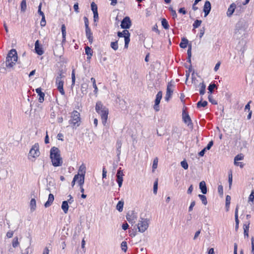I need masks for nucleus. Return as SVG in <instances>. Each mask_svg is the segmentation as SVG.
I'll list each match as a JSON object with an SVG mask.
<instances>
[{"mask_svg": "<svg viewBox=\"0 0 254 254\" xmlns=\"http://www.w3.org/2000/svg\"><path fill=\"white\" fill-rule=\"evenodd\" d=\"M95 110L100 115L103 125L105 126L108 118V109L103 104L101 101H98L96 104Z\"/></svg>", "mask_w": 254, "mask_h": 254, "instance_id": "f257e3e1", "label": "nucleus"}, {"mask_svg": "<svg viewBox=\"0 0 254 254\" xmlns=\"http://www.w3.org/2000/svg\"><path fill=\"white\" fill-rule=\"evenodd\" d=\"M50 158L54 166L58 167L62 165V158L61 157L60 151L58 148L53 147L51 149Z\"/></svg>", "mask_w": 254, "mask_h": 254, "instance_id": "f03ea898", "label": "nucleus"}, {"mask_svg": "<svg viewBox=\"0 0 254 254\" xmlns=\"http://www.w3.org/2000/svg\"><path fill=\"white\" fill-rule=\"evenodd\" d=\"M248 26L245 20L238 21L235 26L234 36L237 38H241L245 36Z\"/></svg>", "mask_w": 254, "mask_h": 254, "instance_id": "7ed1b4c3", "label": "nucleus"}, {"mask_svg": "<svg viewBox=\"0 0 254 254\" xmlns=\"http://www.w3.org/2000/svg\"><path fill=\"white\" fill-rule=\"evenodd\" d=\"M18 59L17 52L15 49H11L8 52L5 61L7 67H12L15 64Z\"/></svg>", "mask_w": 254, "mask_h": 254, "instance_id": "20e7f679", "label": "nucleus"}, {"mask_svg": "<svg viewBox=\"0 0 254 254\" xmlns=\"http://www.w3.org/2000/svg\"><path fill=\"white\" fill-rule=\"evenodd\" d=\"M81 118L80 113L74 110L71 114L70 119L69 120V124L71 125L73 128L78 127L80 126Z\"/></svg>", "mask_w": 254, "mask_h": 254, "instance_id": "39448f33", "label": "nucleus"}, {"mask_svg": "<svg viewBox=\"0 0 254 254\" xmlns=\"http://www.w3.org/2000/svg\"><path fill=\"white\" fill-rule=\"evenodd\" d=\"M64 76L62 73H60L58 76L56 78V84L57 85V89L62 95H64L65 92L64 91Z\"/></svg>", "mask_w": 254, "mask_h": 254, "instance_id": "423d86ee", "label": "nucleus"}, {"mask_svg": "<svg viewBox=\"0 0 254 254\" xmlns=\"http://www.w3.org/2000/svg\"><path fill=\"white\" fill-rule=\"evenodd\" d=\"M149 220L147 219L140 218L137 224V228L139 232L143 233L147 230L148 227Z\"/></svg>", "mask_w": 254, "mask_h": 254, "instance_id": "0eeeda50", "label": "nucleus"}, {"mask_svg": "<svg viewBox=\"0 0 254 254\" xmlns=\"http://www.w3.org/2000/svg\"><path fill=\"white\" fill-rule=\"evenodd\" d=\"M118 36L120 38H124L125 48H127L130 41V34L127 30H124L122 32H118Z\"/></svg>", "mask_w": 254, "mask_h": 254, "instance_id": "6e6552de", "label": "nucleus"}, {"mask_svg": "<svg viewBox=\"0 0 254 254\" xmlns=\"http://www.w3.org/2000/svg\"><path fill=\"white\" fill-rule=\"evenodd\" d=\"M137 218V213L134 210L129 211L127 213L126 219L132 225L135 223Z\"/></svg>", "mask_w": 254, "mask_h": 254, "instance_id": "1a4fd4ad", "label": "nucleus"}, {"mask_svg": "<svg viewBox=\"0 0 254 254\" xmlns=\"http://www.w3.org/2000/svg\"><path fill=\"white\" fill-rule=\"evenodd\" d=\"M39 148V146L38 143H37L33 145L30 150L29 153V156L32 157L34 158L38 157L40 153Z\"/></svg>", "mask_w": 254, "mask_h": 254, "instance_id": "9d476101", "label": "nucleus"}, {"mask_svg": "<svg viewBox=\"0 0 254 254\" xmlns=\"http://www.w3.org/2000/svg\"><path fill=\"white\" fill-rule=\"evenodd\" d=\"M174 85L170 82L167 84L166 94L165 97V100L168 101L171 97L174 91Z\"/></svg>", "mask_w": 254, "mask_h": 254, "instance_id": "9b49d317", "label": "nucleus"}, {"mask_svg": "<svg viewBox=\"0 0 254 254\" xmlns=\"http://www.w3.org/2000/svg\"><path fill=\"white\" fill-rule=\"evenodd\" d=\"M131 25V22L129 17H125L121 22V26L122 28L127 30L129 29Z\"/></svg>", "mask_w": 254, "mask_h": 254, "instance_id": "f8f14e48", "label": "nucleus"}, {"mask_svg": "<svg viewBox=\"0 0 254 254\" xmlns=\"http://www.w3.org/2000/svg\"><path fill=\"white\" fill-rule=\"evenodd\" d=\"M123 176H124L123 171L121 169V168H120L118 169V170L117 171V175H116L117 182V183L119 185V187L120 188L122 187V185L123 184Z\"/></svg>", "mask_w": 254, "mask_h": 254, "instance_id": "ddd939ff", "label": "nucleus"}, {"mask_svg": "<svg viewBox=\"0 0 254 254\" xmlns=\"http://www.w3.org/2000/svg\"><path fill=\"white\" fill-rule=\"evenodd\" d=\"M162 97V92L161 91H159L156 96L155 104L154 106V109L156 111H158L159 110V105L160 104Z\"/></svg>", "mask_w": 254, "mask_h": 254, "instance_id": "4468645a", "label": "nucleus"}, {"mask_svg": "<svg viewBox=\"0 0 254 254\" xmlns=\"http://www.w3.org/2000/svg\"><path fill=\"white\" fill-rule=\"evenodd\" d=\"M182 118L184 122L188 125V126L192 125V122L191 119L188 114L186 111L185 110H183L182 113Z\"/></svg>", "mask_w": 254, "mask_h": 254, "instance_id": "2eb2a0df", "label": "nucleus"}, {"mask_svg": "<svg viewBox=\"0 0 254 254\" xmlns=\"http://www.w3.org/2000/svg\"><path fill=\"white\" fill-rule=\"evenodd\" d=\"M211 4L210 2L207 0L205 2L203 6V11L204 12V16L206 17L208 15L211 10Z\"/></svg>", "mask_w": 254, "mask_h": 254, "instance_id": "dca6fc26", "label": "nucleus"}, {"mask_svg": "<svg viewBox=\"0 0 254 254\" xmlns=\"http://www.w3.org/2000/svg\"><path fill=\"white\" fill-rule=\"evenodd\" d=\"M236 7V4L235 3H233L230 5L227 12V15L228 17H231L232 15L235 11Z\"/></svg>", "mask_w": 254, "mask_h": 254, "instance_id": "f3484780", "label": "nucleus"}, {"mask_svg": "<svg viewBox=\"0 0 254 254\" xmlns=\"http://www.w3.org/2000/svg\"><path fill=\"white\" fill-rule=\"evenodd\" d=\"M36 92L39 96V98L38 99L39 102L40 103H42L44 101L45 93L42 92L41 88H37L36 89Z\"/></svg>", "mask_w": 254, "mask_h": 254, "instance_id": "a211bd4d", "label": "nucleus"}, {"mask_svg": "<svg viewBox=\"0 0 254 254\" xmlns=\"http://www.w3.org/2000/svg\"><path fill=\"white\" fill-rule=\"evenodd\" d=\"M54 200V195L52 193H50L48 196V199L44 204L45 207L46 208L49 207L52 204Z\"/></svg>", "mask_w": 254, "mask_h": 254, "instance_id": "6ab92c4d", "label": "nucleus"}, {"mask_svg": "<svg viewBox=\"0 0 254 254\" xmlns=\"http://www.w3.org/2000/svg\"><path fill=\"white\" fill-rule=\"evenodd\" d=\"M189 41L185 38H183L182 39L181 42L180 44V48H187L188 45H189V48H191V45L190 44H189Z\"/></svg>", "mask_w": 254, "mask_h": 254, "instance_id": "aec40b11", "label": "nucleus"}, {"mask_svg": "<svg viewBox=\"0 0 254 254\" xmlns=\"http://www.w3.org/2000/svg\"><path fill=\"white\" fill-rule=\"evenodd\" d=\"M199 189L201 190V192L203 194H206L207 193V187L206 186L205 182L203 181L199 183Z\"/></svg>", "mask_w": 254, "mask_h": 254, "instance_id": "412c9836", "label": "nucleus"}, {"mask_svg": "<svg viewBox=\"0 0 254 254\" xmlns=\"http://www.w3.org/2000/svg\"><path fill=\"white\" fill-rule=\"evenodd\" d=\"M250 224V222L249 221H248V222H246L244 224V226H243V227H244V236L245 237H249L248 232H249V229Z\"/></svg>", "mask_w": 254, "mask_h": 254, "instance_id": "4be33fe9", "label": "nucleus"}, {"mask_svg": "<svg viewBox=\"0 0 254 254\" xmlns=\"http://www.w3.org/2000/svg\"><path fill=\"white\" fill-rule=\"evenodd\" d=\"M86 173V167L84 164H82L79 168L78 170V174L77 175H79V176L80 175H83L84 177H85V174Z\"/></svg>", "mask_w": 254, "mask_h": 254, "instance_id": "5701e85b", "label": "nucleus"}, {"mask_svg": "<svg viewBox=\"0 0 254 254\" xmlns=\"http://www.w3.org/2000/svg\"><path fill=\"white\" fill-rule=\"evenodd\" d=\"M68 203V202H67V201L66 200L62 202V209L65 213H66L68 210L69 206Z\"/></svg>", "mask_w": 254, "mask_h": 254, "instance_id": "b1692460", "label": "nucleus"}, {"mask_svg": "<svg viewBox=\"0 0 254 254\" xmlns=\"http://www.w3.org/2000/svg\"><path fill=\"white\" fill-rule=\"evenodd\" d=\"M31 211L33 212L36 208V201L35 198H32L30 203Z\"/></svg>", "mask_w": 254, "mask_h": 254, "instance_id": "393cba45", "label": "nucleus"}, {"mask_svg": "<svg viewBox=\"0 0 254 254\" xmlns=\"http://www.w3.org/2000/svg\"><path fill=\"white\" fill-rule=\"evenodd\" d=\"M88 85L86 83H83L81 86V91L82 93L86 94L87 92Z\"/></svg>", "mask_w": 254, "mask_h": 254, "instance_id": "a878e982", "label": "nucleus"}, {"mask_svg": "<svg viewBox=\"0 0 254 254\" xmlns=\"http://www.w3.org/2000/svg\"><path fill=\"white\" fill-rule=\"evenodd\" d=\"M200 86V90H199V93L200 95H203L204 94L205 92V88L206 85L204 82H202L199 84Z\"/></svg>", "mask_w": 254, "mask_h": 254, "instance_id": "bb28decb", "label": "nucleus"}, {"mask_svg": "<svg viewBox=\"0 0 254 254\" xmlns=\"http://www.w3.org/2000/svg\"><path fill=\"white\" fill-rule=\"evenodd\" d=\"M27 7L26 0H22L20 3V10L21 12H24Z\"/></svg>", "mask_w": 254, "mask_h": 254, "instance_id": "cd10ccee", "label": "nucleus"}, {"mask_svg": "<svg viewBox=\"0 0 254 254\" xmlns=\"http://www.w3.org/2000/svg\"><path fill=\"white\" fill-rule=\"evenodd\" d=\"M85 31H86V35L88 39H89V41H90L92 40V32L91 31V30L89 27H86L85 28Z\"/></svg>", "mask_w": 254, "mask_h": 254, "instance_id": "c85d7f7f", "label": "nucleus"}, {"mask_svg": "<svg viewBox=\"0 0 254 254\" xmlns=\"http://www.w3.org/2000/svg\"><path fill=\"white\" fill-rule=\"evenodd\" d=\"M84 178L85 177H84L83 175H80V176H79V179L77 180V183L80 188L81 187H83L84 183Z\"/></svg>", "mask_w": 254, "mask_h": 254, "instance_id": "c756f323", "label": "nucleus"}, {"mask_svg": "<svg viewBox=\"0 0 254 254\" xmlns=\"http://www.w3.org/2000/svg\"><path fill=\"white\" fill-rule=\"evenodd\" d=\"M124 204V203L123 201H119L117 203L116 208L119 212L123 211Z\"/></svg>", "mask_w": 254, "mask_h": 254, "instance_id": "7c9ffc66", "label": "nucleus"}, {"mask_svg": "<svg viewBox=\"0 0 254 254\" xmlns=\"http://www.w3.org/2000/svg\"><path fill=\"white\" fill-rule=\"evenodd\" d=\"M91 81L92 82L93 84V87L94 89V92L95 94H96L98 92V88L96 84V80L94 78L92 77L91 78Z\"/></svg>", "mask_w": 254, "mask_h": 254, "instance_id": "2f4dec72", "label": "nucleus"}, {"mask_svg": "<svg viewBox=\"0 0 254 254\" xmlns=\"http://www.w3.org/2000/svg\"><path fill=\"white\" fill-rule=\"evenodd\" d=\"M85 49V54L87 55V59L89 60L93 54L92 49Z\"/></svg>", "mask_w": 254, "mask_h": 254, "instance_id": "473e14b6", "label": "nucleus"}, {"mask_svg": "<svg viewBox=\"0 0 254 254\" xmlns=\"http://www.w3.org/2000/svg\"><path fill=\"white\" fill-rule=\"evenodd\" d=\"M238 209H239V206L237 205L236 208L235 209V222L236 224L237 225H239V219H238Z\"/></svg>", "mask_w": 254, "mask_h": 254, "instance_id": "72a5a7b5", "label": "nucleus"}, {"mask_svg": "<svg viewBox=\"0 0 254 254\" xmlns=\"http://www.w3.org/2000/svg\"><path fill=\"white\" fill-rule=\"evenodd\" d=\"M198 196L199 197V198L200 199V200H201L202 201V203L206 205L207 204V198H206V197L204 195H203V194H198Z\"/></svg>", "mask_w": 254, "mask_h": 254, "instance_id": "f704fd0d", "label": "nucleus"}, {"mask_svg": "<svg viewBox=\"0 0 254 254\" xmlns=\"http://www.w3.org/2000/svg\"><path fill=\"white\" fill-rule=\"evenodd\" d=\"M215 88H217V86L214 83H211L208 87V90H209V93L210 94L212 93L214 89Z\"/></svg>", "mask_w": 254, "mask_h": 254, "instance_id": "c9c22d12", "label": "nucleus"}, {"mask_svg": "<svg viewBox=\"0 0 254 254\" xmlns=\"http://www.w3.org/2000/svg\"><path fill=\"white\" fill-rule=\"evenodd\" d=\"M61 30H62L63 40H65V36H66V27H65V26L64 24H63L62 25Z\"/></svg>", "mask_w": 254, "mask_h": 254, "instance_id": "e433bc0d", "label": "nucleus"}, {"mask_svg": "<svg viewBox=\"0 0 254 254\" xmlns=\"http://www.w3.org/2000/svg\"><path fill=\"white\" fill-rule=\"evenodd\" d=\"M207 105V102L206 101H204L202 102L201 101H199L197 103V107L200 108L201 107H205Z\"/></svg>", "mask_w": 254, "mask_h": 254, "instance_id": "4c0bfd02", "label": "nucleus"}, {"mask_svg": "<svg viewBox=\"0 0 254 254\" xmlns=\"http://www.w3.org/2000/svg\"><path fill=\"white\" fill-rule=\"evenodd\" d=\"M162 26L165 29H168L169 28V24L166 19L163 18L161 21Z\"/></svg>", "mask_w": 254, "mask_h": 254, "instance_id": "58836bf2", "label": "nucleus"}, {"mask_svg": "<svg viewBox=\"0 0 254 254\" xmlns=\"http://www.w3.org/2000/svg\"><path fill=\"white\" fill-rule=\"evenodd\" d=\"M121 248L123 251L126 252L127 249V243L126 241H123L121 243Z\"/></svg>", "mask_w": 254, "mask_h": 254, "instance_id": "ea45409f", "label": "nucleus"}, {"mask_svg": "<svg viewBox=\"0 0 254 254\" xmlns=\"http://www.w3.org/2000/svg\"><path fill=\"white\" fill-rule=\"evenodd\" d=\"M19 243L18 242V237H14L12 241V247L15 248L17 247L19 245Z\"/></svg>", "mask_w": 254, "mask_h": 254, "instance_id": "a19ab883", "label": "nucleus"}, {"mask_svg": "<svg viewBox=\"0 0 254 254\" xmlns=\"http://www.w3.org/2000/svg\"><path fill=\"white\" fill-rule=\"evenodd\" d=\"M91 9H92L93 13H95V12H98L97 6L94 2H92L91 3Z\"/></svg>", "mask_w": 254, "mask_h": 254, "instance_id": "79ce46f5", "label": "nucleus"}, {"mask_svg": "<svg viewBox=\"0 0 254 254\" xmlns=\"http://www.w3.org/2000/svg\"><path fill=\"white\" fill-rule=\"evenodd\" d=\"M202 21L200 20H196L193 24L194 28H198L201 24Z\"/></svg>", "mask_w": 254, "mask_h": 254, "instance_id": "37998d69", "label": "nucleus"}, {"mask_svg": "<svg viewBox=\"0 0 254 254\" xmlns=\"http://www.w3.org/2000/svg\"><path fill=\"white\" fill-rule=\"evenodd\" d=\"M181 166L185 170L188 169L189 165L187 162L186 160H183L181 162Z\"/></svg>", "mask_w": 254, "mask_h": 254, "instance_id": "c03bdc74", "label": "nucleus"}, {"mask_svg": "<svg viewBox=\"0 0 254 254\" xmlns=\"http://www.w3.org/2000/svg\"><path fill=\"white\" fill-rule=\"evenodd\" d=\"M71 79H72V83L71 86L72 87L74 84H75V73L74 70H73L71 73Z\"/></svg>", "mask_w": 254, "mask_h": 254, "instance_id": "a18cd8bd", "label": "nucleus"}, {"mask_svg": "<svg viewBox=\"0 0 254 254\" xmlns=\"http://www.w3.org/2000/svg\"><path fill=\"white\" fill-rule=\"evenodd\" d=\"M254 200V190H253L249 197V202H253Z\"/></svg>", "mask_w": 254, "mask_h": 254, "instance_id": "49530a36", "label": "nucleus"}, {"mask_svg": "<svg viewBox=\"0 0 254 254\" xmlns=\"http://www.w3.org/2000/svg\"><path fill=\"white\" fill-rule=\"evenodd\" d=\"M158 158L156 157L153 160V165H152L153 170H155L157 168V165H158Z\"/></svg>", "mask_w": 254, "mask_h": 254, "instance_id": "de8ad7c7", "label": "nucleus"}, {"mask_svg": "<svg viewBox=\"0 0 254 254\" xmlns=\"http://www.w3.org/2000/svg\"><path fill=\"white\" fill-rule=\"evenodd\" d=\"M231 197L229 195H227L226 197V207L229 208L230 204Z\"/></svg>", "mask_w": 254, "mask_h": 254, "instance_id": "09e8293b", "label": "nucleus"}, {"mask_svg": "<svg viewBox=\"0 0 254 254\" xmlns=\"http://www.w3.org/2000/svg\"><path fill=\"white\" fill-rule=\"evenodd\" d=\"M34 52L39 55H42L44 53L43 49H34Z\"/></svg>", "mask_w": 254, "mask_h": 254, "instance_id": "8fccbe9b", "label": "nucleus"}, {"mask_svg": "<svg viewBox=\"0 0 254 254\" xmlns=\"http://www.w3.org/2000/svg\"><path fill=\"white\" fill-rule=\"evenodd\" d=\"M244 159V156L240 154L237 155L234 158V161H237L239 160H242Z\"/></svg>", "mask_w": 254, "mask_h": 254, "instance_id": "3c124183", "label": "nucleus"}, {"mask_svg": "<svg viewBox=\"0 0 254 254\" xmlns=\"http://www.w3.org/2000/svg\"><path fill=\"white\" fill-rule=\"evenodd\" d=\"M157 189H158V182L157 181H155L153 185V192L155 194L157 193Z\"/></svg>", "mask_w": 254, "mask_h": 254, "instance_id": "603ef678", "label": "nucleus"}, {"mask_svg": "<svg viewBox=\"0 0 254 254\" xmlns=\"http://www.w3.org/2000/svg\"><path fill=\"white\" fill-rule=\"evenodd\" d=\"M78 179H79V175H75L74 176L73 180L71 182L72 187H73L74 186L75 181H77V180H78Z\"/></svg>", "mask_w": 254, "mask_h": 254, "instance_id": "864d4df0", "label": "nucleus"}, {"mask_svg": "<svg viewBox=\"0 0 254 254\" xmlns=\"http://www.w3.org/2000/svg\"><path fill=\"white\" fill-rule=\"evenodd\" d=\"M228 182L229 184V188H230L232 184V174L231 173L229 174L228 176Z\"/></svg>", "mask_w": 254, "mask_h": 254, "instance_id": "5fc2aeb1", "label": "nucleus"}, {"mask_svg": "<svg viewBox=\"0 0 254 254\" xmlns=\"http://www.w3.org/2000/svg\"><path fill=\"white\" fill-rule=\"evenodd\" d=\"M213 144V141L212 140H211L208 143L207 146L204 148L206 149V150H209L211 148V147L212 146Z\"/></svg>", "mask_w": 254, "mask_h": 254, "instance_id": "6e6d98bb", "label": "nucleus"}, {"mask_svg": "<svg viewBox=\"0 0 254 254\" xmlns=\"http://www.w3.org/2000/svg\"><path fill=\"white\" fill-rule=\"evenodd\" d=\"M208 98L209 101L212 104L216 105L217 104V102L215 100L213 99L211 95H209Z\"/></svg>", "mask_w": 254, "mask_h": 254, "instance_id": "4d7b16f0", "label": "nucleus"}, {"mask_svg": "<svg viewBox=\"0 0 254 254\" xmlns=\"http://www.w3.org/2000/svg\"><path fill=\"white\" fill-rule=\"evenodd\" d=\"M169 9L171 11L172 15L173 16V18H176L177 16V14L176 13V11L174 10L172 7H170Z\"/></svg>", "mask_w": 254, "mask_h": 254, "instance_id": "13d9d810", "label": "nucleus"}, {"mask_svg": "<svg viewBox=\"0 0 254 254\" xmlns=\"http://www.w3.org/2000/svg\"><path fill=\"white\" fill-rule=\"evenodd\" d=\"M46 21L45 20V17L43 16V17H42V19L40 22L41 26L42 27H44L46 25Z\"/></svg>", "mask_w": 254, "mask_h": 254, "instance_id": "bf43d9fd", "label": "nucleus"}, {"mask_svg": "<svg viewBox=\"0 0 254 254\" xmlns=\"http://www.w3.org/2000/svg\"><path fill=\"white\" fill-rule=\"evenodd\" d=\"M218 191L220 194H223V188L222 185H219L218 187Z\"/></svg>", "mask_w": 254, "mask_h": 254, "instance_id": "052dcab7", "label": "nucleus"}, {"mask_svg": "<svg viewBox=\"0 0 254 254\" xmlns=\"http://www.w3.org/2000/svg\"><path fill=\"white\" fill-rule=\"evenodd\" d=\"M84 21L85 23V28L89 27V21L87 17L84 16Z\"/></svg>", "mask_w": 254, "mask_h": 254, "instance_id": "680f3d73", "label": "nucleus"}, {"mask_svg": "<svg viewBox=\"0 0 254 254\" xmlns=\"http://www.w3.org/2000/svg\"><path fill=\"white\" fill-rule=\"evenodd\" d=\"M195 204V201H192L191 202L190 205V207L189 208V211H191L192 210L193 207L194 206Z\"/></svg>", "mask_w": 254, "mask_h": 254, "instance_id": "e2e57ef3", "label": "nucleus"}, {"mask_svg": "<svg viewBox=\"0 0 254 254\" xmlns=\"http://www.w3.org/2000/svg\"><path fill=\"white\" fill-rule=\"evenodd\" d=\"M252 241V253L254 254V238L252 237L251 239Z\"/></svg>", "mask_w": 254, "mask_h": 254, "instance_id": "0e129e2a", "label": "nucleus"}, {"mask_svg": "<svg viewBox=\"0 0 254 254\" xmlns=\"http://www.w3.org/2000/svg\"><path fill=\"white\" fill-rule=\"evenodd\" d=\"M93 18H94V22H96L98 20V12H95L93 13Z\"/></svg>", "mask_w": 254, "mask_h": 254, "instance_id": "69168bd1", "label": "nucleus"}, {"mask_svg": "<svg viewBox=\"0 0 254 254\" xmlns=\"http://www.w3.org/2000/svg\"><path fill=\"white\" fill-rule=\"evenodd\" d=\"M128 227L129 226L127 222L123 223L122 225V229L124 230H126L128 228Z\"/></svg>", "mask_w": 254, "mask_h": 254, "instance_id": "338daca9", "label": "nucleus"}, {"mask_svg": "<svg viewBox=\"0 0 254 254\" xmlns=\"http://www.w3.org/2000/svg\"><path fill=\"white\" fill-rule=\"evenodd\" d=\"M68 197H69V198L67 200V202H68L69 204L72 203L73 202V198L72 196L70 194H69L68 195Z\"/></svg>", "mask_w": 254, "mask_h": 254, "instance_id": "774afa93", "label": "nucleus"}]
</instances>
